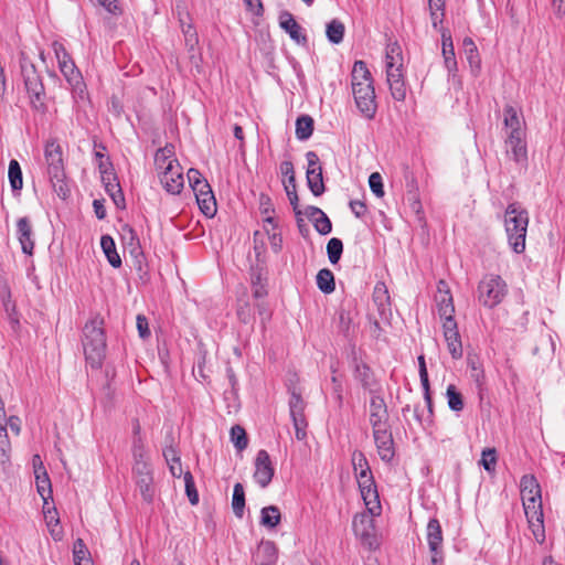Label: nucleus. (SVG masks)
Here are the masks:
<instances>
[{
  "label": "nucleus",
  "mask_w": 565,
  "mask_h": 565,
  "mask_svg": "<svg viewBox=\"0 0 565 565\" xmlns=\"http://www.w3.org/2000/svg\"><path fill=\"white\" fill-rule=\"evenodd\" d=\"M103 324V318L95 316L83 328L84 354L86 362L93 369H99L106 355V338Z\"/></svg>",
  "instance_id": "obj_1"
},
{
  "label": "nucleus",
  "mask_w": 565,
  "mask_h": 565,
  "mask_svg": "<svg viewBox=\"0 0 565 565\" xmlns=\"http://www.w3.org/2000/svg\"><path fill=\"white\" fill-rule=\"evenodd\" d=\"M386 82L392 97L397 102H404L407 87L403 73V55L399 44L388 42L385 50Z\"/></svg>",
  "instance_id": "obj_2"
},
{
  "label": "nucleus",
  "mask_w": 565,
  "mask_h": 565,
  "mask_svg": "<svg viewBox=\"0 0 565 565\" xmlns=\"http://www.w3.org/2000/svg\"><path fill=\"white\" fill-rule=\"evenodd\" d=\"M527 225L526 210L518 203L509 204L504 213V226L509 244L516 254H521L525 249Z\"/></svg>",
  "instance_id": "obj_3"
},
{
  "label": "nucleus",
  "mask_w": 565,
  "mask_h": 565,
  "mask_svg": "<svg viewBox=\"0 0 565 565\" xmlns=\"http://www.w3.org/2000/svg\"><path fill=\"white\" fill-rule=\"evenodd\" d=\"M44 159L46 163V172L54 191L60 198L66 199L70 190L65 182L66 174L62 147L56 140L52 139L46 141L44 147Z\"/></svg>",
  "instance_id": "obj_4"
},
{
  "label": "nucleus",
  "mask_w": 565,
  "mask_h": 565,
  "mask_svg": "<svg viewBox=\"0 0 565 565\" xmlns=\"http://www.w3.org/2000/svg\"><path fill=\"white\" fill-rule=\"evenodd\" d=\"M521 498L529 526L535 541L542 544L545 541V529L541 489L521 492Z\"/></svg>",
  "instance_id": "obj_5"
},
{
  "label": "nucleus",
  "mask_w": 565,
  "mask_h": 565,
  "mask_svg": "<svg viewBox=\"0 0 565 565\" xmlns=\"http://www.w3.org/2000/svg\"><path fill=\"white\" fill-rule=\"evenodd\" d=\"M53 50L57 58L60 71L72 88L73 97L76 100L84 99L86 95V85L83 81L81 72L66 52L63 44L54 42Z\"/></svg>",
  "instance_id": "obj_6"
},
{
  "label": "nucleus",
  "mask_w": 565,
  "mask_h": 565,
  "mask_svg": "<svg viewBox=\"0 0 565 565\" xmlns=\"http://www.w3.org/2000/svg\"><path fill=\"white\" fill-rule=\"evenodd\" d=\"M479 301L488 307L498 306L508 294L505 281L498 275L486 276L478 286Z\"/></svg>",
  "instance_id": "obj_7"
},
{
  "label": "nucleus",
  "mask_w": 565,
  "mask_h": 565,
  "mask_svg": "<svg viewBox=\"0 0 565 565\" xmlns=\"http://www.w3.org/2000/svg\"><path fill=\"white\" fill-rule=\"evenodd\" d=\"M352 93L361 115L366 119H373L377 109L373 82L354 83Z\"/></svg>",
  "instance_id": "obj_8"
},
{
  "label": "nucleus",
  "mask_w": 565,
  "mask_h": 565,
  "mask_svg": "<svg viewBox=\"0 0 565 565\" xmlns=\"http://www.w3.org/2000/svg\"><path fill=\"white\" fill-rule=\"evenodd\" d=\"M355 479L366 509L372 515H379L382 507L372 471Z\"/></svg>",
  "instance_id": "obj_9"
},
{
  "label": "nucleus",
  "mask_w": 565,
  "mask_h": 565,
  "mask_svg": "<svg viewBox=\"0 0 565 565\" xmlns=\"http://www.w3.org/2000/svg\"><path fill=\"white\" fill-rule=\"evenodd\" d=\"M355 479L366 509L372 515H379L382 507L372 471Z\"/></svg>",
  "instance_id": "obj_10"
},
{
  "label": "nucleus",
  "mask_w": 565,
  "mask_h": 565,
  "mask_svg": "<svg viewBox=\"0 0 565 565\" xmlns=\"http://www.w3.org/2000/svg\"><path fill=\"white\" fill-rule=\"evenodd\" d=\"M23 75L32 108L36 111L45 113L46 105L44 103V86L33 65H31L30 68H23Z\"/></svg>",
  "instance_id": "obj_11"
},
{
  "label": "nucleus",
  "mask_w": 565,
  "mask_h": 565,
  "mask_svg": "<svg viewBox=\"0 0 565 565\" xmlns=\"http://www.w3.org/2000/svg\"><path fill=\"white\" fill-rule=\"evenodd\" d=\"M132 475L136 486L142 499L150 503L154 497L153 471L149 462H138L132 466Z\"/></svg>",
  "instance_id": "obj_12"
},
{
  "label": "nucleus",
  "mask_w": 565,
  "mask_h": 565,
  "mask_svg": "<svg viewBox=\"0 0 565 565\" xmlns=\"http://www.w3.org/2000/svg\"><path fill=\"white\" fill-rule=\"evenodd\" d=\"M435 301L443 322L455 320L454 298L449 285L445 280H439L437 284Z\"/></svg>",
  "instance_id": "obj_13"
},
{
  "label": "nucleus",
  "mask_w": 565,
  "mask_h": 565,
  "mask_svg": "<svg viewBox=\"0 0 565 565\" xmlns=\"http://www.w3.org/2000/svg\"><path fill=\"white\" fill-rule=\"evenodd\" d=\"M308 168H307V183L315 196L323 194L326 188L322 178V168L319 164V157L315 151L306 153Z\"/></svg>",
  "instance_id": "obj_14"
},
{
  "label": "nucleus",
  "mask_w": 565,
  "mask_h": 565,
  "mask_svg": "<svg viewBox=\"0 0 565 565\" xmlns=\"http://www.w3.org/2000/svg\"><path fill=\"white\" fill-rule=\"evenodd\" d=\"M100 178L104 188L117 207L125 206V196L117 177L111 168L105 162L99 163Z\"/></svg>",
  "instance_id": "obj_15"
},
{
  "label": "nucleus",
  "mask_w": 565,
  "mask_h": 565,
  "mask_svg": "<svg viewBox=\"0 0 565 565\" xmlns=\"http://www.w3.org/2000/svg\"><path fill=\"white\" fill-rule=\"evenodd\" d=\"M427 543L431 553V565H443V531L437 519H430L426 529Z\"/></svg>",
  "instance_id": "obj_16"
},
{
  "label": "nucleus",
  "mask_w": 565,
  "mask_h": 565,
  "mask_svg": "<svg viewBox=\"0 0 565 565\" xmlns=\"http://www.w3.org/2000/svg\"><path fill=\"white\" fill-rule=\"evenodd\" d=\"M525 137L526 134L507 135L504 140L508 157L522 168L527 166V147Z\"/></svg>",
  "instance_id": "obj_17"
},
{
  "label": "nucleus",
  "mask_w": 565,
  "mask_h": 565,
  "mask_svg": "<svg viewBox=\"0 0 565 565\" xmlns=\"http://www.w3.org/2000/svg\"><path fill=\"white\" fill-rule=\"evenodd\" d=\"M275 469L271 465L268 452L259 450L255 458L254 480L260 488H266L273 480Z\"/></svg>",
  "instance_id": "obj_18"
},
{
  "label": "nucleus",
  "mask_w": 565,
  "mask_h": 565,
  "mask_svg": "<svg viewBox=\"0 0 565 565\" xmlns=\"http://www.w3.org/2000/svg\"><path fill=\"white\" fill-rule=\"evenodd\" d=\"M372 430L380 458L385 462H391L395 456V449L390 426L384 428H374Z\"/></svg>",
  "instance_id": "obj_19"
},
{
  "label": "nucleus",
  "mask_w": 565,
  "mask_h": 565,
  "mask_svg": "<svg viewBox=\"0 0 565 565\" xmlns=\"http://www.w3.org/2000/svg\"><path fill=\"white\" fill-rule=\"evenodd\" d=\"M158 177L161 185L171 194L180 193L183 188L184 179L179 163L166 168V171L159 172Z\"/></svg>",
  "instance_id": "obj_20"
},
{
  "label": "nucleus",
  "mask_w": 565,
  "mask_h": 565,
  "mask_svg": "<svg viewBox=\"0 0 565 565\" xmlns=\"http://www.w3.org/2000/svg\"><path fill=\"white\" fill-rule=\"evenodd\" d=\"M370 424L372 429L388 427V412L384 398L373 394L370 399Z\"/></svg>",
  "instance_id": "obj_21"
},
{
  "label": "nucleus",
  "mask_w": 565,
  "mask_h": 565,
  "mask_svg": "<svg viewBox=\"0 0 565 565\" xmlns=\"http://www.w3.org/2000/svg\"><path fill=\"white\" fill-rule=\"evenodd\" d=\"M444 338L450 355L458 360L462 356V344L456 320L443 322Z\"/></svg>",
  "instance_id": "obj_22"
},
{
  "label": "nucleus",
  "mask_w": 565,
  "mask_h": 565,
  "mask_svg": "<svg viewBox=\"0 0 565 565\" xmlns=\"http://www.w3.org/2000/svg\"><path fill=\"white\" fill-rule=\"evenodd\" d=\"M198 205L202 213L209 217L214 216L216 212V201L209 183H200L199 188L193 190Z\"/></svg>",
  "instance_id": "obj_23"
},
{
  "label": "nucleus",
  "mask_w": 565,
  "mask_h": 565,
  "mask_svg": "<svg viewBox=\"0 0 565 565\" xmlns=\"http://www.w3.org/2000/svg\"><path fill=\"white\" fill-rule=\"evenodd\" d=\"M279 26L289 34L291 40L296 43H306L307 38L302 33V28L295 20L294 15L289 11H281L279 14Z\"/></svg>",
  "instance_id": "obj_24"
},
{
  "label": "nucleus",
  "mask_w": 565,
  "mask_h": 565,
  "mask_svg": "<svg viewBox=\"0 0 565 565\" xmlns=\"http://www.w3.org/2000/svg\"><path fill=\"white\" fill-rule=\"evenodd\" d=\"M278 558V550L274 542L262 541L257 546L253 556L255 565H276Z\"/></svg>",
  "instance_id": "obj_25"
},
{
  "label": "nucleus",
  "mask_w": 565,
  "mask_h": 565,
  "mask_svg": "<svg viewBox=\"0 0 565 565\" xmlns=\"http://www.w3.org/2000/svg\"><path fill=\"white\" fill-rule=\"evenodd\" d=\"M17 236L21 244V249L26 255L33 254L34 239L30 220L21 217L17 222Z\"/></svg>",
  "instance_id": "obj_26"
},
{
  "label": "nucleus",
  "mask_w": 565,
  "mask_h": 565,
  "mask_svg": "<svg viewBox=\"0 0 565 565\" xmlns=\"http://www.w3.org/2000/svg\"><path fill=\"white\" fill-rule=\"evenodd\" d=\"M504 127L507 135H523L525 132L524 122L521 114L511 105H507L503 110Z\"/></svg>",
  "instance_id": "obj_27"
},
{
  "label": "nucleus",
  "mask_w": 565,
  "mask_h": 565,
  "mask_svg": "<svg viewBox=\"0 0 565 565\" xmlns=\"http://www.w3.org/2000/svg\"><path fill=\"white\" fill-rule=\"evenodd\" d=\"M354 379L362 385V387L370 393H374V386L376 384L371 367L362 361H355Z\"/></svg>",
  "instance_id": "obj_28"
},
{
  "label": "nucleus",
  "mask_w": 565,
  "mask_h": 565,
  "mask_svg": "<svg viewBox=\"0 0 565 565\" xmlns=\"http://www.w3.org/2000/svg\"><path fill=\"white\" fill-rule=\"evenodd\" d=\"M441 42L445 67L447 68L449 75L455 76L457 72V61L455 56L451 35L444 31L441 33Z\"/></svg>",
  "instance_id": "obj_29"
},
{
  "label": "nucleus",
  "mask_w": 565,
  "mask_h": 565,
  "mask_svg": "<svg viewBox=\"0 0 565 565\" xmlns=\"http://www.w3.org/2000/svg\"><path fill=\"white\" fill-rule=\"evenodd\" d=\"M35 482L36 490L43 500L44 507L49 505V500H52V487L43 462H40L39 468H36Z\"/></svg>",
  "instance_id": "obj_30"
},
{
  "label": "nucleus",
  "mask_w": 565,
  "mask_h": 565,
  "mask_svg": "<svg viewBox=\"0 0 565 565\" xmlns=\"http://www.w3.org/2000/svg\"><path fill=\"white\" fill-rule=\"evenodd\" d=\"M174 157V148L172 145H167L163 148L157 150L154 154V166L159 172L166 171V168H170L172 164H178V160Z\"/></svg>",
  "instance_id": "obj_31"
},
{
  "label": "nucleus",
  "mask_w": 565,
  "mask_h": 565,
  "mask_svg": "<svg viewBox=\"0 0 565 565\" xmlns=\"http://www.w3.org/2000/svg\"><path fill=\"white\" fill-rule=\"evenodd\" d=\"M463 52L466 55V58L470 65L471 72L473 75H478L481 67V61L479 56L478 49L470 38H465L462 41Z\"/></svg>",
  "instance_id": "obj_32"
},
{
  "label": "nucleus",
  "mask_w": 565,
  "mask_h": 565,
  "mask_svg": "<svg viewBox=\"0 0 565 565\" xmlns=\"http://www.w3.org/2000/svg\"><path fill=\"white\" fill-rule=\"evenodd\" d=\"M100 246L103 248L104 254L107 257L108 263L115 268L120 267L121 259L116 250L113 237L109 235H103L100 238Z\"/></svg>",
  "instance_id": "obj_33"
},
{
  "label": "nucleus",
  "mask_w": 565,
  "mask_h": 565,
  "mask_svg": "<svg viewBox=\"0 0 565 565\" xmlns=\"http://www.w3.org/2000/svg\"><path fill=\"white\" fill-rule=\"evenodd\" d=\"M281 520V513L278 507H265L260 511V524L267 529L276 527Z\"/></svg>",
  "instance_id": "obj_34"
},
{
  "label": "nucleus",
  "mask_w": 565,
  "mask_h": 565,
  "mask_svg": "<svg viewBox=\"0 0 565 565\" xmlns=\"http://www.w3.org/2000/svg\"><path fill=\"white\" fill-rule=\"evenodd\" d=\"M373 301L382 313L390 309V295L384 282H377L375 285Z\"/></svg>",
  "instance_id": "obj_35"
},
{
  "label": "nucleus",
  "mask_w": 565,
  "mask_h": 565,
  "mask_svg": "<svg viewBox=\"0 0 565 565\" xmlns=\"http://www.w3.org/2000/svg\"><path fill=\"white\" fill-rule=\"evenodd\" d=\"M317 286L323 294L333 292L335 289L333 273L328 268L320 269L317 274Z\"/></svg>",
  "instance_id": "obj_36"
},
{
  "label": "nucleus",
  "mask_w": 565,
  "mask_h": 565,
  "mask_svg": "<svg viewBox=\"0 0 565 565\" xmlns=\"http://www.w3.org/2000/svg\"><path fill=\"white\" fill-rule=\"evenodd\" d=\"M232 509L237 518H243L245 509V492L243 484L239 482L234 484Z\"/></svg>",
  "instance_id": "obj_37"
},
{
  "label": "nucleus",
  "mask_w": 565,
  "mask_h": 565,
  "mask_svg": "<svg viewBox=\"0 0 565 565\" xmlns=\"http://www.w3.org/2000/svg\"><path fill=\"white\" fill-rule=\"evenodd\" d=\"M373 82L371 72L363 61H356L353 65L351 74V85L354 87V83H367Z\"/></svg>",
  "instance_id": "obj_38"
},
{
  "label": "nucleus",
  "mask_w": 565,
  "mask_h": 565,
  "mask_svg": "<svg viewBox=\"0 0 565 565\" xmlns=\"http://www.w3.org/2000/svg\"><path fill=\"white\" fill-rule=\"evenodd\" d=\"M313 131V120L310 116H300L296 121V136L299 140H307Z\"/></svg>",
  "instance_id": "obj_39"
},
{
  "label": "nucleus",
  "mask_w": 565,
  "mask_h": 565,
  "mask_svg": "<svg viewBox=\"0 0 565 565\" xmlns=\"http://www.w3.org/2000/svg\"><path fill=\"white\" fill-rule=\"evenodd\" d=\"M351 462H352L355 478H358L359 476H362V475H366L367 472H371V468L367 462V459L362 451L354 450L351 455Z\"/></svg>",
  "instance_id": "obj_40"
},
{
  "label": "nucleus",
  "mask_w": 565,
  "mask_h": 565,
  "mask_svg": "<svg viewBox=\"0 0 565 565\" xmlns=\"http://www.w3.org/2000/svg\"><path fill=\"white\" fill-rule=\"evenodd\" d=\"M344 31H345L344 24L341 21L333 19L331 22H329L327 24L326 33H327L328 40L331 43L339 44L343 40Z\"/></svg>",
  "instance_id": "obj_41"
},
{
  "label": "nucleus",
  "mask_w": 565,
  "mask_h": 565,
  "mask_svg": "<svg viewBox=\"0 0 565 565\" xmlns=\"http://www.w3.org/2000/svg\"><path fill=\"white\" fill-rule=\"evenodd\" d=\"M131 452L134 463L149 462V456L143 437L132 438Z\"/></svg>",
  "instance_id": "obj_42"
},
{
  "label": "nucleus",
  "mask_w": 565,
  "mask_h": 565,
  "mask_svg": "<svg viewBox=\"0 0 565 565\" xmlns=\"http://www.w3.org/2000/svg\"><path fill=\"white\" fill-rule=\"evenodd\" d=\"M431 24L435 29L443 22L445 15V0H428Z\"/></svg>",
  "instance_id": "obj_43"
},
{
  "label": "nucleus",
  "mask_w": 565,
  "mask_h": 565,
  "mask_svg": "<svg viewBox=\"0 0 565 565\" xmlns=\"http://www.w3.org/2000/svg\"><path fill=\"white\" fill-rule=\"evenodd\" d=\"M8 177L10 181V185L12 190H21L23 186V180H22V171L19 162L17 160H11L9 162V171Z\"/></svg>",
  "instance_id": "obj_44"
},
{
  "label": "nucleus",
  "mask_w": 565,
  "mask_h": 565,
  "mask_svg": "<svg viewBox=\"0 0 565 565\" xmlns=\"http://www.w3.org/2000/svg\"><path fill=\"white\" fill-rule=\"evenodd\" d=\"M446 397L448 406L454 412H461L463 409L462 395L457 391L454 384H449L446 390Z\"/></svg>",
  "instance_id": "obj_45"
},
{
  "label": "nucleus",
  "mask_w": 565,
  "mask_h": 565,
  "mask_svg": "<svg viewBox=\"0 0 565 565\" xmlns=\"http://www.w3.org/2000/svg\"><path fill=\"white\" fill-rule=\"evenodd\" d=\"M11 451V444L8 438L7 425L4 422L0 423V463H6L9 461Z\"/></svg>",
  "instance_id": "obj_46"
},
{
  "label": "nucleus",
  "mask_w": 565,
  "mask_h": 565,
  "mask_svg": "<svg viewBox=\"0 0 565 565\" xmlns=\"http://www.w3.org/2000/svg\"><path fill=\"white\" fill-rule=\"evenodd\" d=\"M372 522V518L366 514L355 515L352 524L355 534L361 535L362 537L369 536V529L371 527Z\"/></svg>",
  "instance_id": "obj_47"
},
{
  "label": "nucleus",
  "mask_w": 565,
  "mask_h": 565,
  "mask_svg": "<svg viewBox=\"0 0 565 565\" xmlns=\"http://www.w3.org/2000/svg\"><path fill=\"white\" fill-rule=\"evenodd\" d=\"M231 440L239 451L244 450L248 445L246 431L239 425H235L231 428Z\"/></svg>",
  "instance_id": "obj_48"
},
{
  "label": "nucleus",
  "mask_w": 565,
  "mask_h": 565,
  "mask_svg": "<svg viewBox=\"0 0 565 565\" xmlns=\"http://www.w3.org/2000/svg\"><path fill=\"white\" fill-rule=\"evenodd\" d=\"M342 252H343V244H342L341 239L333 237L328 242L327 253H328V258L331 264L334 265L340 260Z\"/></svg>",
  "instance_id": "obj_49"
},
{
  "label": "nucleus",
  "mask_w": 565,
  "mask_h": 565,
  "mask_svg": "<svg viewBox=\"0 0 565 565\" xmlns=\"http://www.w3.org/2000/svg\"><path fill=\"white\" fill-rule=\"evenodd\" d=\"M74 561L75 565H93L90 557L87 556L85 544L81 539L74 544Z\"/></svg>",
  "instance_id": "obj_50"
},
{
  "label": "nucleus",
  "mask_w": 565,
  "mask_h": 565,
  "mask_svg": "<svg viewBox=\"0 0 565 565\" xmlns=\"http://www.w3.org/2000/svg\"><path fill=\"white\" fill-rule=\"evenodd\" d=\"M184 487H185V493L189 498V501L191 504L195 505L199 502V493L195 488L193 476L190 471L184 472Z\"/></svg>",
  "instance_id": "obj_51"
},
{
  "label": "nucleus",
  "mask_w": 565,
  "mask_h": 565,
  "mask_svg": "<svg viewBox=\"0 0 565 565\" xmlns=\"http://www.w3.org/2000/svg\"><path fill=\"white\" fill-rule=\"evenodd\" d=\"M290 417H291L292 423H294V427H295V431H296V438L298 440L306 439V437H307V431H306L307 420H306L305 414L290 415Z\"/></svg>",
  "instance_id": "obj_52"
},
{
  "label": "nucleus",
  "mask_w": 565,
  "mask_h": 565,
  "mask_svg": "<svg viewBox=\"0 0 565 565\" xmlns=\"http://www.w3.org/2000/svg\"><path fill=\"white\" fill-rule=\"evenodd\" d=\"M480 463L483 468L491 472L495 468L497 463V452L494 448H487L482 451Z\"/></svg>",
  "instance_id": "obj_53"
},
{
  "label": "nucleus",
  "mask_w": 565,
  "mask_h": 565,
  "mask_svg": "<svg viewBox=\"0 0 565 565\" xmlns=\"http://www.w3.org/2000/svg\"><path fill=\"white\" fill-rule=\"evenodd\" d=\"M315 230L321 235H328L332 231V224L326 213H321L318 218L312 222Z\"/></svg>",
  "instance_id": "obj_54"
},
{
  "label": "nucleus",
  "mask_w": 565,
  "mask_h": 565,
  "mask_svg": "<svg viewBox=\"0 0 565 565\" xmlns=\"http://www.w3.org/2000/svg\"><path fill=\"white\" fill-rule=\"evenodd\" d=\"M337 319H338L339 331L341 333H343L344 335H348L350 332L351 322H352L350 313L348 311H345L344 309H340L337 313Z\"/></svg>",
  "instance_id": "obj_55"
},
{
  "label": "nucleus",
  "mask_w": 565,
  "mask_h": 565,
  "mask_svg": "<svg viewBox=\"0 0 565 565\" xmlns=\"http://www.w3.org/2000/svg\"><path fill=\"white\" fill-rule=\"evenodd\" d=\"M305 402L300 394L292 392L289 399L290 415L305 414Z\"/></svg>",
  "instance_id": "obj_56"
},
{
  "label": "nucleus",
  "mask_w": 565,
  "mask_h": 565,
  "mask_svg": "<svg viewBox=\"0 0 565 565\" xmlns=\"http://www.w3.org/2000/svg\"><path fill=\"white\" fill-rule=\"evenodd\" d=\"M369 185H370L371 191L377 198H382L384 195V186H383L382 175L379 172H373L370 175Z\"/></svg>",
  "instance_id": "obj_57"
},
{
  "label": "nucleus",
  "mask_w": 565,
  "mask_h": 565,
  "mask_svg": "<svg viewBox=\"0 0 565 565\" xmlns=\"http://www.w3.org/2000/svg\"><path fill=\"white\" fill-rule=\"evenodd\" d=\"M0 298L6 312L11 317L15 311V305L11 299V291L7 285L2 287V290L0 291Z\"/></svg>",
  "instance_id": "obj_58"
},
{
  "label": "nucleus",
  "mask_w": 565,
  "mask_h": 565,
  "mask_svg": "<svg viewBox=\"0 0 565 565\" xmlns=\"http://www.w3.org/2000/svg\"><path fill=\"white\" fill-rule=\"evenodd\" d=\"M285 190L288 195L289 202L292 205L294 212L296 213V215H301V212L298 207L299 198L296 191V181L294 182V184L285 182Z\"/></svg>",
  "instance_id": "obj_59"
},
{
  "label": "nucleus",
  "mask_w": 565,
  "mask_h": 565,
  "mask_svg": "<svg viewBox=\"0 0 565 565\" xmlns=\"http://www.w3.org/2000/svg\"><path fill=\"white\" fill-rule=\"evenodd\" d=\"M520 489L521 492H524L526 490L534 491L541 489V487L533 475H525L521 478Z\"/></svg>",
  "instance_id": "obj_60"
},
{
  "label": "nucleus",
  "mask_w": 565,
  "mask_h": 565,
  "mask_svg": "<svg viewBox=\"0 0 565 565\" xmlns=\"http://www.w3.org/2000/svg\"><path fill=\"white\" fill-rule=\"evenodd\" d=\"M188 180L192 190L199 188L200 183H207L205 179H202L200 171L193 168L189 169L188 171Z\"/></svg>",
  "instance_id": "obj_61"
},
{
  "label": "nucleus",
  "mask_w": 565,
  "mask_h": 565,
  "mask_svg": "<svg viewBox=\"0 0 565 565\" xmlns=\"http://www.w3.org/2000/svg\"><path fill=\"white\" fill-rule=\"evenodd\" d=\"M137 329H138L139 335L142 339H146L150 335L148 320L145 316H141V315L137 316Z\"/></svg>",
  "instance_id": "obj_62"
},
{
  "label": "nucleus",
  "mask_w": 565,
  "mask_h": 565,
  "mask_svg": "<svg viewBox=\"0 0 565 565\" xmlns=\"http://www.w3.org/2000/svg\"><path fill=\"white\" fill-rule=\"evenodd\" d=\"M280 171L281 173L287 177V182L289 184H294L296 178H295V171H294V164L290 161H284L280 164Z\"/></svg>",
  "instance_id": "obj_63"
},
{
  "label": "nucleus",
  "mask_w": 565,
  "mask_h": 565,
  "mask_svg": "<svg viewBox=\"0 0 565 565\" xmlns=\"http://www.w3.org/2000/svg\"><path fill=\"white\" fill-rule=\"evenodd\" d=\"M350 209L356 217H362L366 213V205L364 202L359 200L350 201Z\"/></svg>",
  "instance_id": "obj_64"
}]
</instances>
